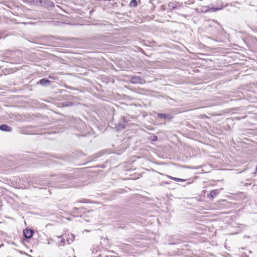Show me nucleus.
Wrapping results in <instances>:
<instances>
[{
  "label": "nucleus",
  "instance_id": "nucleus-1",
  "mask_svg": "<svg viewBox=\"0 0 257 257\" xmlns=\"http://www.w3.org/2000/svg\"><path fill=\"white\" fill-rule=\"evenodd\" d=\"M24 236L27 238H30L33 234V231L31 229H25L23 231Z\"/></svg>",
  "mask_w": 257,
  "mask_h": 257
},
{
  "label": "nucleus",
  "instance_id": "nucleus-2",
  "mask_svg": "<svg viewBox=\"0 0 257 257\" xmlns=\"http://www.w3.org/2000/svg\"><path fill=\"white\" fill-rule=\"evenodd\" d=\"M157 116L159 118L161 119H168L170 120L173 118V116H171L170 114H167L166 113H158L157 114Z\"/></svg>",
  "mask_w": 257,
  "mask_h": 257
},
{
  "label": "nucleus",
  "instance_id": "nucleus-3",
  "mask_svg": "<svg viewBox=\"0 0 257 257\" xmlns=\"http://www.w3.org/2000/svg\"><path fill=\"white\" fill-rule=\"evenodd\" d=\"M219 193V191L217 189L213 190L211 191L210 193V197L213 199Z\"/></svg>",
  "mask_w": 257,
  "mask_h": 257
},
{
  "label": "nucleus",
  "instance_id": "nucleus-4",
  "mask_svg": "<svg viewBox=\"0 0 257 257\" xmlns=\"http://www.w3.org/2000/svg\"><path fill=\"white\" fill-rule=\"evenodd\" d=\"M50 81L49 80L46 79L45 78H43L41 79L39 81L40 84L42 85H45L46 84H49Z\"/></svg>",
  "mask_w": 257,
  "mask_h": 257
},
{
  "label": "nucleus",
  "instance_id": "nucleus-5",
  "mask_svg": "<svg viewBox=\"0 0 257 257\" xmlns=\"http://www.w3.org/2000/svg\"><path fill=\"white\" fill-rule=\"evenodd\" d=\"M69 237L67 239V241L68 244H70L74 240V235L71 234L70 235H69Z\"/></svg>",
  "mask_w": 257,
  "mask_h": 257
},
{
  "label": "nucleus",
  "instance_id": "nucleus-6",
  "mask_svg": "<svg viewBox=\"0 0 257 257\" xmlns=\"http://www.w3.org/2000/svg\"><path fill=\"white\" fill-rule=\"evenodd\" d=\"M130 6L131 7H136L138 6L137 0H132L130 3Z\"/></svg>",
  "mask_w": 257,
  "mask_h": 257
},
{
  "label": "nucleus",
  "instance_id": "nucleus-7",
  "mask_svg": "<svg viewBox=\"0 0 257 257\" xmlns=\"http://www.w3.org/2000/svg\"><path fill=\"white\" fill-rule=\"evenodd\" d=\"M150 140L152 141H156L157 140V137L155 136H153L150 137Z\"/></svg>",
  "mask_w": 257,
  "mask_h": 257
},
{
  "label": "nucleus",
  "instance_id": "nucleus-8",
  "mask_svg": "<svg viewBox=\"0 0 257 257\" xmlns=\"http://www.w3.org/2000/svg\"><path fill=\"white\" fill-rule=\"evenodd\" d=\"M8 126L7 125H1L0 126V128H8Z\"/></svg>",
  "mask_w": 257,
  "mask_h": 257
},
{
  "label": "nucleus",
  "instance_id": "nucleus-9",
  "mask_svg": "<svg viewBox=\"0 0 257 257\" xmlns=\"http://www.w3.org/2000/svg\"><path fill=\"white\" fill-rule=\"evenodd\" d=\"M64 241H65V239H64V238H63V239L61 240V241H60V245H63H63H64Z\"/></svg>",
  "mask_w": 257,
  "mask_h": 257
},
{
  "label": "nucleus",
  "instance_id": "nucleus-10",
  "mask_svg": "<svg viewBox=\"0 0 257 257\" xmlns=\"http://www.w3.org/2000/svg\"><path fill=\"white\" fill-rule=\"evenodd\" d=\"M168 177L169 178H170V179H172V180H174V181H177V178L173 177H171V176H168Z\"/></svg>",
  "mask_w": 257,
  "mask_h": 257
},
{
  "label": "nucleus",
  "instance_id": "nucleus-11",
  "mask_svg": "<svg viewBox=\"0 0 257 257\" xmlns=\"http://www.w3.org/2000/svg\"><path fill=\"white\" fill-rule=\"evenodd\" d=\"M185 180L177 178V182H184Z\"/></svg>",
  "mask_w": 257,
  "mask_h": 257
},
{
  "label": "nucleus",
  "instance_id": "nucleus-12",
  "mask_svg": "<svg viewBox=\"0 0 257 257\" xmlns=\"http://www.w3.org/2000/svg\"><path fill=\"white\" fill-rule=\"evenodd\" d=\"M24 131L25 130H23V131L21 132V133L24 134H29V133L26 132Z\"/></svg>",
  "mask_w": 257,
  "mask_h": 257
},
{
  "label": "nucleus",
  "instance_id": "nucleus-13",
  "mask_svg": "<svg viewBox=\"0 0 257 257\" xmlns=\"http://www.w3.org/2000/svg\"><path fill=\"white\" fill-rule=\"evenodd\" d=\"M3 131H10L11 130H6V129H5V130H2Z\"/></svg>",
  "mask_w": 257,
  "mask_h": 257
}]
</instances>
